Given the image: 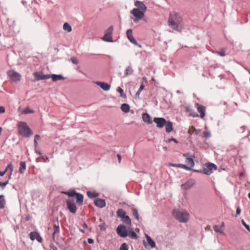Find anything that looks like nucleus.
<instances>
[{
    "instance_id": "f257e3e1",
    "label": "nucleus",
    "mask_w": 250,
    "mask_h": 250,
    "mask_svg": "<svg viewBox=\"0 0 250 250\" xmlns=\"http://www.w3.org/2000/svg\"><path fill=\"white\" fill-rule=\"evenodd\" d=\"M182 19L181 16L176 12L170 13L168 23L173 30L181 31L183 28Z\"/></svg>"
},
{
    "instance_id": "f03ea898",
    "label": "nucleus",
    "mask_w": 250,
    "mask_h": 250,
    "mask_svg": "<svg viewBox=\"0 0 250 250\" xmlns=\"http://www.w3.org/2000/svg\"><path fill=\"white\" fill-rule=\"evenodd\" d=\"M172 215L180 223H187L189 218V213L185 210L175 209L173 211Z\"/></svg>"
},
{
    "instance_id": "7ed1b4c3",
    "label": "nucleus",
    "mask_w": 250,
    "mask_h": 250,
    "mask_svg": "<svg viewBox=\"0 0 250 250\" xmlns=\"http://www.w3.org/2000/svg\"><path fill=\"white\" fill-rule=\"evenodd\" d=\"M19 133L24 137H29L32 134V130L24 122H20L18 126Z\"/></svg>"
},
{
    "instance_id": "20e7f679",
    "label": "nucleus",
    "mask_w": 250,
    "mask_h": 250,
    "mask_svg": "<svg viewBox=\"0 0 250 250\" xmlns=\"http://www.w3.org/2000/svg\"><path fill=\"white\" fill-rule=\"evenodd\" d=\"M7 74L10 81L14 83H18L21 80V75L17 72L10 70L7 72Z\"/></svg>"
},
{
    "instance_id": "39448f33",
    "label": "nucleus",
    "mask_w": 250,
    "mask_h": 250,
    "mask_svg": "<svg viewBox=\"0 0 250 250\" xmlns=\"http://www.w3.org/2000/svg\"><path fill=\"white\" fill-rule=\"evenodd\" d=\"M145 12L141 11L139 9H133L131 11V13L135 17V18L133 19V21L137 23L139 20L142 19L145 16Z\"/></svg>"
},
{
    "instance_id": "423d86ee",
    "label": "nucleus",
    "mask_w": 250,
    "mask_h": 250,
    "mask_svg": "<svg viewBox=\"0 0 250 250\" xmlns=\"http://www.w3.org/2000/svg\"><path fill=\"white\" fill-rule=\"evenodd\" d=\"M114 29L113 26H110L105 31L104 35L102 37V40L107 42H113L112 33Z\"/></svg>"
},
{
    "instance_id": "0eeeda50",
    "label": "nucleus",
    "mask_w": 250,
    "mask_h": 250,
    "mask_svg": "<svg viewBox=\"0 0 250 250\" xmlns=\"http://www.w3.org/2000/svg\"><path fill=\"white\" fill-rule=\"evenodd\" d=\"M217 166L212 163H208L205 165L203 169V173L207 175H209L212 173L213 170L217 169Z\"/></svg>"
},
{
    "instance_id": "6e6552de",
    "label": "nucleus",
    "mask_w": 250,
    "mask_h": 250,
    "mask_svg": "<svg viewBox=\"0 0 250 250\" xmlns=\"http://www.w3.org/2000/svg\"><path fill=\"white\" fill-rule=\"evenodd\" d=\"M117 232L122 237H125L128 235L126 228L123 225L118 226L117 228Z\"/></svg>"
},
{
    "instance_id": "1a4fd4ad",
    "label": "nucleus",
    "mask_w": 250,
    "mask_h": 250,
    "mask_svg": "<svg viewBox=\"0 0 250 250\" xmlns=\"http://www.w3.org/2000/svg\"><path fill=\"white\" fill-rule=\"evenodd\" d=\"M183 156L186 158V163L189 167L191 168L194 166V162L193 159V156L188 153L183 154Z\"/></svg>"
},
{
    "instance_id": "9d476101",
    "label": "nucleus",
    "mask_w": 250,
    "mask_h": 250,
    "mask_svg": "<svg viewBox=\"0 0 250 250\" xmlns=\"http://www.w3.org/2000/svg\"><path fill=\"white\" fill-rule=\"evenodd\" d=\"M67 208L72 213H76L77 211V207L76 204L72 199H68L66 201Z\"/></svg>"
},
{
    "instance_id": "9b49d317",
    "label": "nucleus",
    "mask_w": 250,
    "mask_h": 250,
    "mask_svg": "<svg viewBox=\"0 0 250 250\" xmlns=\"http://www.w3.org/2000/svg\"><path fill=\"white\" fill-rule=\"evenodd\" d=\"M153 121L157 125L158 128H162L165 126L166 123V120L163 118H155Z\"/></svg>"
},
{
    "instance_id": "f8f14e48",
    "label": "nucleus",
    "mask_w": 250,
    "mask_h": 250,
    "mask_svg": "<svg viewBox=\"0 0 250 250\" xmlns=\"http://www.w3.org/2000/svg\"><path fill=\"white\" fill-rule=\"evenodd\" d=\"M30 238L31 240L33 241L37 240L39 242L41 243L42 241V238L41 237L40 234L35 231L31 232L30 233Z\"/></svg>"
},
{
    "instance_id": "ddd939ff",
    "label": "nucleus",
    "mask_w": 250,
    "mask_h": 250,
    "mask_svg": "<svg viewBox=\"0 0 250 250\" xmlns=\"http://www.w3.org/2000/svg\"><path fill=\"white\" fill-rule=\"evenodd\" d=\"M195 106L197 107L198 111L200 113V117L203 119L206 114L205 107L197 103L195 104Z\"/></svg>"
},
{
    "instance_id": "4468645a",
    "label": "nucleus",
    "mask_w": 250,
    "mask_h": 250,
    "mask_svg": "<svg viewBox=\"0 0 250 250\" xmlns=\"http://www.w3.org/2000/svg\"><path fill=\"white\" fill-rule=\"evenodd\" d=\"M94 203L96 207L100 208H104L106 205L105 200L100 198L96 199L94 201Z\"/></svg>"
},
{
    "instance_id": "2eb2a0df",
    "label": "nucleus",
    "mask_w": 250,
    "mask_h": 250,
    "mask_svg": "<svg viewBox=\"0 0 250 250\" xmlns=\"http://www.w3.org/2000/svg\"><path fill=\"white\" fill-rule=\"evenodd\" d=\"M95 83L104 91H108L110 88V85L104 82H95Z\"/></svg>"
},
{
    "instance_id": "dca6fc26",
    "label": "nucleus",
    "mask_w": 250,
    "mask_h": 250,
    "mask_svg": "<svg viewBox=\"0 0 250 250\" xmlns=\"http://www.w3.org/2000/svg\"><path fill=\"white\" fill-rule=\"evenodd\" d=\"M126 36L129 41L134 44H137V42L132 35V31L131 29H128L126 32Z\"/></svg>"
},
{
    "instance_id": "f3484780",
    "label": "nucleus",
    "mask_w": 250,
    "mask_h": 250,
    "mask_svg": "<svg viewBox=\"0 0 250 250\" xmlns=\"http://www.w3.org/2000/svg\"><path fill=\"white\" fill-rule=\"evenodd\" d=\"M134 5L137 9H139V10L141 11H144V12H146V6L144 4V3L142 1L136 0L135 1Z\"/></svg>"
},
{
    "instance_id": "a211bd4d",
    "label": "nucleus",
    "mask_w": 250,
    "mask_h": 250,
    "mask_svg": "<svg viewBox=\"0 0 250 250\" xmlns=\"http://www.w3.org/2000/svg\"><path fill=\"white\" fill-rule=\"evenodd\" d=\"M194 184L192 180H189L186 183L182 185V187L183 189L187 190L191 188Z\"/></svg>"
},
{
    "instance_id": "6ab92c4d",
    "label": "nucleus",
    "mask_w": 250,
    "mask_h": 250,
    "mask_svg": "<svg viewBox=\"0 0 250 250\" xmlns=\"http://www.w3.org/2000/svg\"><path fill=\"white\" fill-rule=\"evenodd\" d=\"M145 236L147 242L148 244L150 246L151 248H154L156 246L155 242L147 234H145Z\"/></svg>"
},
{
    "instance_id": "aec40b11",
    "label": "nucleus",
    "mask_w": 250,
    "mask_h": 250,
    "mask_svg": "<svg viewBox=\"0 0 250 250\" xmlns=\"http://www.w3.org/2000/svg\"><path fill=\"white\" fill-rule=\"evenodd\" d=\"M166 126V131L167 133L171 132L173 130V124L170 121H166V123L165 125Z\"/></svg>"
},
{
    "instance_id": "412c9836",
    "label": "nucleus",
    "mask_w": 250,
    "mask_h": 250,
    "mask_svg": "<svg viewBox=\"0 0 250 250\" xmlns=\"http://www.w3.org/2000/svg\"><path fill=\"white\" fill-rule=\"evenodd\" d=\"M51 79L53 82H56L64 80L65 79V78L63 77L62 75L52 74Z\"/></svg>"
},
{
    "instance_id": "4be33fe9",
    "label": "nucleus",
    "mask_w": 250,
    "mask_h": 250,
    "mask_svg": "<svg viewBox=\"0 0 250 250\" xmlns=\"http://www.w3.org/2000/svg\"><path fill=\"white\" fill-rule=\"evenodd\" d=\"M142 118L143 121L146 123L149 124L152 123L150 116L147 113H144L142 115Z\"/></svg>"
},
{
    "instance_id": "5701e85b",
    "label": "nucleus",
    "mask_w": 250,
    "mask_h": 250,
    "mask_svg": "<svg viewBox=\"0 0 250 250\" xmlns=\"http://www.w3.org/2000/svg\"><path fill=\"white\" fill-rule=\"evenodd\" d=\"M75 196L77 199V203L80 205H82L83 203V195L82 194L77 193Z\"/></svg>"
},
{
    "instance_id": "b1692460",
    "label": "nucleus",
    "mask_w": 250,
    "mask_h": 250,
    "mask_svg": "<svg viewBox=\"0 0 250 250\" xmlns=\"http://www.w3.org/2000/svg\"><path fill=\"white\" fill-rule=\"evenodd\" d=\"M117 215L118 217L123 219L126 215V212L123 209H119L117 211Z\"/></svg>"
},
{
    "instance_id": "393cba45",
    "label": "nucleus",
    "mask_w": 250,
    "mask_h": 250,
    "mask_svg": "<svg viewBox=\"0 0 250 250\" xmlns=\"http://www.w3.org/2000/svg\"><path fill=\"white\" fill-rule=\"evenodd\" d=\"M121 109L125 113H127L129 111L130 106L127 104H122Z\"/></svg>"
},
{
    "instance_id": "a878e982",
    "label": "nucleus",
    "mask_w": 250,
    "mask_h": 250,
    "mask_svg": "<svg viewBox=\"0 0 250 250\" xmlns=\"http://www.w3.org/2000/svg\"><path fill=\"white\" fill-rule=\"evenodd\" d=\"M26 163L25 162H21L20 164L19 172L22 174L26 169Z\"/></svg>"
},
{
    "instance_id": "bb28decb",
    "label": "nucleus",
    "mask_w": 250,
    "mask_h": 250,
    "mask_svg": "<svg viewBox=\"0 0 250 250\" xmlns=\"http://www.w3.org/2000/svg\"><path fill=\"white\" fill-rule=\"evenodd\" d=\"M87 195L90 198H96L99 196V193L96 192L87 191Z\"/></svg>"
},
{
    "instance_id": "cd10ccee",
    "label": "nucleus",
    "mask_w": 250,
    "mask_h": 250,
    "mask_svg": "<svg viewBox=\"0 0 250 250\" xmlns=\"http://www.w3.org/2000/svg\"><path fill=\"white\" fill-rule=\"evenodd\" d=\"M6 202L4 199L3 195H0V209H2L5 207Z\"/></svg>"
},
{
    "instance_id": "c85d7f7f",
    "label": "nucleus",
    "mask_w": 250,
    "mask_h": 250,
    "mask_svg": "<svg viewBox=\"0 0 250 250\" xmlns=\"http://www.w3.org/2000/svg\"><path fill=\"white\" fill-rule=\"evenodd\" d=\"M133 70L130 66L127 67L125 70V76H128L131 75L133 73Z\"/></svg>"
},
{
    "instance_id": "c756f323",
    "label": "nucleus",
    "mask_w": 250,
    "mask_h": 250,
    "mask_svg": "<svg viewBox=\"0 0 250 250\" xmlns=\"http://www.w3.org/2000/svg\"><path fill=\"white\" fill-rule=\"evenodd\" d=\"M122 221L126 225H130L131 224V220L128 216L125 215Z\"/></svg>"
},
{
    "instance_id": "7c9ffc66",
    "label": "nucleus",
    "mask_w": 250,
    "mask_h": 250,
    "mask_svg": "<svg viewBox=\"0 0 250 250\" xmlns=\"http://www.w3.org/2000/svg\"><path fill=\"white\" fill-rule=\"evenodd\" d=\"M63 28L65 31L70 32L72 31L71 26L67 22L63 24Z\"/></svg>"
},
{
    "instance_id": "2f4dec72",
    "label": "nucleus",
    "mask_w": 250,
    "mask_h": 250,
    "mask_svg": "<svg viewBox=\"0 0 250 250\" xmlns=\"http://www.w3.org/2000/svg\"><path fill=\"white\" fill-rule=\"evenodd\" d=\"M64 193L66 195H67L69 197H73L75 196L77 192L74 190H72L68 191H65Z\"/></svg>"
},
{
    "instance_id": "473e14b6",
    "label": "nucleus",
    "mask_w": 250,
    "mask_h": 250,
    "mask_svg": "<svg viewBox=\"0 0 250 250\" xmlns=\"http://www.w3.org/2000/svg\"><path fill=\"white\" fill-rule=\"evenodd\" d=\"M33 75L35 76L36 80L39 81L42 80V79H40V78H42L43 74L41 72H35L33 73Z\"/></svg>"
},
{
    "instance_id": "72a5a7b5",
    "label": "nucleus",
    "mask_w": 250,
    "mask_h": 250,
    "mask_svg": "<svg viewBox=\"0 0 250 250\" xmlns=\"http://www.w3.org/2000/svg\"><path fill=\"white\" fill-rule=\"evenodd\" d=\"M14 167L11 163H9L7 165V167L5 168L6 172L7 171H9L11 174H12V172L13 171Z\"/></svg>"
},
{
    "instance_id": "f704fd0d",
    "label": "nucleus",
    "mask_w": 250,
    "mask_h": 250,
    "mask_svg": "<svg viewBox=\"0 0 250 250\" xmlns=\"http://www.w3.org/2000/svg\"><path fill=\"white\" fill-rule=\"evenodd\" d=\"M127 235L133 239H137L138 238V236L133 230L129 231Z\"/></svg>"
},
{
    "instance_id": "c9c22d12",
    "label": "nucleus",
    "mask_w": 250,
    "mask_h": 250,
    "mask_svg": "<svg viewBox=\"0 0 250 250\" xmlns=\"http://www.w3.org/2000/svg\"><path fill=\"white\" fill-rule=\"evenodd\" d=\"M132 212L133 215L134 216L135 218L138 220L139 219V214L138 212V209L137 208H132Z\"/></svg>"
},
{
    "instance_id": "e433bc0d",
    "label": "nucleus",
    "mask_w": 250,
    "mask_h": 250,
    "mask_svg": "<svg viewBox=\"0 0 250 250\" xmlns=\"http://www.w3.org/2000/svg\"><path fill=\"white\" fill-rule=\"evenodd\" d=\"M214 53L220 56L224 57L225 56V49L222 48L219 51H215Z\"/></svg>"
},
{
    "instance_id": "4c0bfd02",
    "label": "nucleus",
    "mask_w": 250,
    "mask_h": 250,
    "mask_svg": "<svg viewBox=\"0 0 250 250\" xmlns=\"http://www.w3.org/2000/svg\"><path fill=\"white\" fill-rule=\"evenodd\" d=\"M117 91L120 93L121 97L125 98L126 95L124 93L123 89L120 87H118Z\"/></svg>"
},
{
    "instance_id": "58836bf2",
    "label": "nucleus",
    "mask_w": 250,
    "mask_h": 250,
    "mask_svg": "<svg viewBox=\"0 0 250 250\" xmlns=\"http://www.w3.org/2000/svg\"><path fill=\"white\" fill-rule=\"evenodd\" d=\"M119 250H128V246L125 243H124L121 245Z\"/></svg>"
},
{
    "instance_id": "ea45409f",
    "label": "nucleus",
    "mask_w": 250,
    "mask_h": 250,
    "mask_svg": "<svg viewBox=\"0 0 250 250\" xmlns=\"http://www.w3.org/2000/svg\"><path fill=\"white\" fill-rule=\"evenodd\" d=\"M144 87H145V85L143 83H142L140 86V88L138 90V91L137 92V93H136V96H137V97H139L140 94V93L142 91V90H143L144 88Z\"/></svg>"
},
{
    "instance_id": "a19ab883",
    "label": "nucleus",
    "mask_w": 250,
    "mask_h": 250,
    "mask_svg": "<svg viewBox=\"0 0 250 250\" xmlns=\"http://www.w3.org/2000/svg\"><path fill=\"white\" fill-rule=\"evenodd\" d=\"M35 112V111L32 109H30L29 107H26L23 111V113L24 114H29V113H33Z\"/></svg>"
},
{
    "instance_id": "79ce46f5",
    "label": "nucleus",
    "mask_w": 250,
    "mask_h": 250,
    "mask_svg": "<svg viewBox=\"0 0 250 250\" xmlns=\"http://www.w3.org/2000/svg\"><path fill=\"white\" fill-rule=\"evenodd\" d=\"M214 230L216 232L222 233L221 229L217 225H214L213 226Z\"/></svg>"
},
{
    "instance_id": "37998d69",
    "label": "nucleus",
    "mask_w": 250,
    "mask_h": 250,
    "mask_svg": "<svg viewBox=\"0 0 250 250\" xmlns=\"http://www.w3.org/2000/svg\"><path fill=\"white\" fill-rule=\"evenodd\" d=\"M179 167L182 168L183 169H185L188 170H192V168H190V167H189L185 165L181 164H180Z\"/></svg>"
},
{
    "instance_id": "c03bdc74",
    "label": "nucleus",
    "mask_w": 250,
    "mask_h": 250,
    "mask_svg": "<svg viewBox=\"0 0 250 250\" xmlns=\"http://www.w3.org/2000/svg\"><path fill=\"white\" fill-rule=\"evenodd\" d=\"M241 222H242V224L243 225V226L245 227V228L247 229V230H248L249 232H250V226H249V225L247 224L246 223V222L244 221V220H242L241 221Z\"/></svg>"
},
{
    "instance_id": "a18cd8bd",
    "label": "nucleus",
    "mask_w": 250,
    "mask_h": 250,
    "mask_svg": "<svg viewBox=\"0 0 250 250\" xmlns=\"http://www.w3.org/2000/svg\"><path fill=\"white\" fill-rule=\"evenodd\" d=\"M100 229L101 230L105 231L106 229L105 224V223H102L99 226Z\"/></svg>"
},
{
    "instance_id": "49530a36",
    "label": "nucleus",
    "mask_w": 250,
    "mask_h": 250,
    "mask_svg": "<svg viewBox=\"0 0 250 250\" xmlns=\"http://www.w3.org/2000/svg\"><path fill=\"white\" fill-rule=\"evenodd\" d=\"M52 74L49 75H43L42 76V78H40V79H42V80H47L50 78H51Z\"/></svg>"
},
{
    "instance_id": "de8ad7c7",
    "label": "nucleus",
    "mask_w": 250,
    "mask_h": 250,
    "mask_svg": "<svg viewBox=\"0 0 250 250\" xmlns=\"http://www.w3.org/2000/svg\"><path fill=\"white\" fill-rule=\"evenodd\" d=\"M8 184V181H7L5 182H0V187H1L2 188H3Z\"/></svg>"
},
{
    "instance_id": "09e8293b",
    "label": "nucleus",
    "mask_w": 250,
    "mask_h": 250,
    "mask_svg": "<svg viewBox=\"0 0 250 250\" xmlns=\"http://www.w3.org/2000/svg\"><path fill=\"white\" fill-rule=\"evenodd\" d=\"M41 158L44 160V161L45 162H48L49 160H48V158L45 156V155H41Z\"/></svg>"
},
{
    "instance_id": "8fccbe9b",
    "label": "nucleus",
    "mask_w": 250,
    "mask_h": 250,
    "mask_svg": "<svg viewBox=\"0 0 250 250\" xmlns=\"http://www.w3.org/2000/svg\"><path fill=\"white\" fill-rule=\"evenodd\" d=\"M204 137L206 138H209L210 137V133L208 131H206L204 132Z\"/></svg>"
},
{
    "instance_id": "3c124183",
    "label": "nucleus",
    "mask_w": 250,
    "mask_h": 250,
    "mask_svg": "<svg viewBox=\"0 0 250 250\" xmlns=\"http://www.w3.org/2000/svg\"><path fill=\"white\" fill-rule=\"evenodd\" d=\"M54 228H55V232H57V233H59V230H60V229H59V226H57L56 225H54Z\"/></svg>"
},
{
    "instance_id": "603ef678",
    "label": "nucleus",
    "mask_w": 250,
    "mask_h": 250,
    "mask_svg": "<svg viewBox=\"0 0 250 250\" xmlns=\"http://www.w3.org/2000/svg\"><path fill=\"white\" fill-rule=\"evenodd\" d=\"M171 141H173V142H175V143H178L177 140L174 138L169 139L167 142L169 143Z\"/></svg>"
},
{
    "instance_id": "864d4df0",
    "label": "nucleus",
    "mask_w": 250,
    "mask_h": 250,
    "mask_svg": "<svg viewBox=\"0 0 250 250\" xmlns=\"http://www.w3.org/2000/svg\"><path fill=\"white\" fill-rule=\"evenodd\" d=\"M5 108L4 106H0V113H3L5 112Z\"/></svg>"
},
{
    "instance_id": "5fc2aeb1",
    "label": "nucleus",
    "mask_w": 250,
    "mask_h": 250,
    "mask_svg": "<svg viewBox=\"0 0 250 250\" xmlns=\"http://www.w3.org/2000/svg\"><path fill=\"white\" fill-rule=\"evenodd\" d=\"M169 165L173 167H179L180 164H169Z\"/></svg>"
},
{
    "instance_id": "6e6d98bb",
    "label": "nucleus",
    "mask_w": 250,
    "mask_h": 250,
    "mask_svg": "<svg viewBox=\"0 0 250 250\" xmlns=\"http://www.w3.org/2000/svg\"><path fill=\"white\" fill-rule=\"evenodd\" d=\"M193 131L195 133L196 135H198L201 131L200 129H197L195 128H193Z\"/></svg>"
},
{
    "instance_id": "4d7b16f0",
    "label": "nucleus",
    "mask_w": 250,
    "mask_h": 250,
    "mask_svg": "<svg viewBox=\"0 0 250 250\" xmlns=\"http://www.w3.org/2000/svg\"><path fill=\"white\" fill-rule=\"evenodd\" d=\"M70 60L72 61V62H77L78 60L75 57H72L70 59Z\"/></svg>"
},
{
    "instance_id": "13d9d810",
    "label": "nucleus",
    "mask_w": 250,
    "mask_h": 250,
    "mask_svg": "<svg viewBox=\"0 0 250 250\" xmlns=\"http://www.w3.org/2000/svg\"><path fill=\"white\" fill-rule=\"evenodd\" d=\"M87 242H88V243L89 244H93V243H94V240H93V239H92V238H88V239H87Z\"/></svg>"
},
{
    "instance_id": "bf43d9fd",
    "label": "nucleus",
    "mask_w": 250,
    "mask_h": 250,
    "mask_svg": "<svg viewBox=\"0 0 250 250\" xmlns=\"http://www.w3.org/2000/svg\"><path fill=\"white\" fill-rule=\"evenodd\" d=\"M236 214L237 215H239L241 213V209L239 207H238L236 209Z\"/></svg>"
},
{
    "instance_id": "052dcab7",
    "label": "nucleus",
    "mask_w": 250,
    "mask_h": 250,
    "mask_svg": "<svg viewBox=\"0 0 250 250\" xmlns=\"http://www.w3.org/2000/svg\"><path fill=\"white\" fill-rule=\"evenodd\" d=\"M41 138L40 137V136L39 135H36L35 136H34V140H40Z\"/></svg>"
},
{
    "instance_id": "680f3d73",
    "label": "nucleus",
    "mask_w": 250,
    "mask_h": 250,
    "mask_svg": "<svg viewBox=\"0 0 250 250\" xmlns=\"http://www.w3.org/2000/svg\"><path fill=\"white\" fill-rule=\"evenodd\" d=\"M6 170H4V171H0V176H3L5 175V174L6 173Z\"/></svg>"
},
{
    "instance_id": "e2e57ef3",
    "label": "nucleus",
    "mask_w": 250,
    "mask_h": 250,
    "mask_svg": "<svg viewBox=\"0 0 250 250\" xmlns=\"http://www.w3.org/2000/svg\"><path fill=\"white\" fill-rule=\"evenodd\" d=\"M34 146H35V148H37V147H38V145L37 141L34 140Z\"/></svg>"
},
{
    "instance_id": "0e129e2a",
    "label": "nucleus",
    "mask_w": 250,
    "mask_h": 250,
    "mask_svg": "<svg viewBox=\"0 0 250 250\" xmlns=\"http://www.w3.org/2000/svg\"><path fill=\"white\" fill-rule=\"evenodd\" d=\"M190 115L192 116V117H198V115L197 114H196V113H190Z\"/></svg>"
},
{
    "instance_id": "69168bd1",
    "label": "nucleus",
    "mask_w": 250,
    "mask_h": 250,
    "mask_svg": "<svg viewBox=\"0 0 250 250\" xmlns=\"http://www.w3.org/2000/svg\"><path fill=\"white\" fill-rule=\"evenodd\" d=\"M117 157L118 158L119 162L120 163L121 161V156L120 154L117 155Z\"/></svg>"
},
{
    "instance_id": "338daca9",
    "label": "nucleus",
    "mask_w": 250,
    "mask_h": 250,
    "mask_svg": "<svg viewBox=\"0 0 250 250\" xmlns=\"http://www.w3.org/2000/svg\"><path fill=\"white\" fill-rule=\"evenodd\" d=\"M35 152H36V153L39 154L41 156L42 155V153L40 151H39V150H38L36 148H35Z\"/></svg>"
},
{
    "instance_id": "774afa93",
    "label": "nucleus",
    "mask_w": 250,
    "mask_h": 250,
    "mask_svg": "<svg viewBox=\"0 0 250 250\" xmlns=\"http://www.w3.org/2000/svg\"><path fill=\"white\" fill-rule=\"evenodd\" d=\"M83 227L84 228V229H86L87 228V224L85 223H84L83 225Z\"/></svg>"
}]
</instances>
